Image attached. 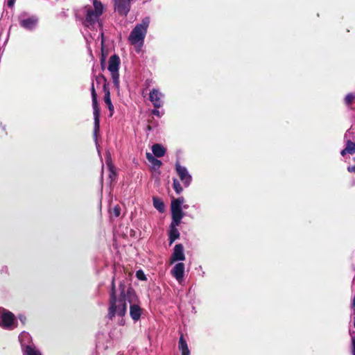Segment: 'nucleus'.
Here are the masks:
<instances>
[{"instance_id":"f257e3e1","label":"nucleus","mask_w":355,"mask_h":355,"mask_svg":"<svg viewBox=\"0 0 355 355\" xmlns=\"http://www.w3.org/2000/svg\"><path fill=\"white\" fill-rule=\"evenodd\" d=\"M184 202L183 198H179L171 202L172 223L170 226L169 239L170 244L173 243L180 236L177 227L180 224L184 216L182 210V205Z\"/></svg>"},{"instance_id":"f03ea898","label":"nucleus","mask_w":355,"mask_h":355,"mask_svg":"<svg viewBox=\"0 0 355 355\" xmlns=\"http://www.w3.org/2000/svg\"><path fill=\"white\" fill-rule=\"evenodd\" d=\"M149 23V18H144L141 24L135 27L128 37V40L132 45L138 46L137 51H139L140 48L143 46Z\"/></svg>"},{"instance_id":"7ed1b4c3","label":"nucleus","mask_w":355,"mask_h":355,"mask_svg":"<svg viewBox=\"0 0 355 355\" xmlns=\"http://www.w3.org/2000/svg\"><path fill=\"white\" fill-rule=\"evenodd\" d=\"M94 9L91 7L86 6L84 8L85 12V25L89 27L94 24L98 20V17L103 13V6L102 3L97 1L93 0Z\"/></svg>"},{"instance_id":"20e7f679","label":"nucleus","mask_w":355,"mask_h":355,"mask_svg":"<svg viewBox=\"0 0 355 355\" xmlns=\"http://www.w3.org/2000/svg\"><path fill=\"white\" fill-rule=\"evenodd\" d=\"M126 299L125 296H122L119 299H116L114 293L112 291L110 298V305L109 308L108 315L110 319L116 315L123 316L126 312Z\"/></svg>"},{"instance_id":"39448f33","label":"nucleus","mask_w":355,"mask_h":355,"mask_svg":"<svg viewBox=\"0 0 355 355\" xmlns=\"http://www.w3.org/2000/svg\"><path fill=\"white\" fill-rule=\"evenodd\" d=\"M120 64V59L116 55H112L108 61V70L111 73L113 84L119 92L120 85H119V68Z\"/></svg>"},{"instance_id":"423d86ee","label":"nucleus","mask_w":355,"mask_h":355,"mask_svg":"<svg viewBox=\"0 0 355 355\" xmlns=\"http://www.w3.org/2000/svg\"><path fill=\"white\" fill-rule=\"evenodd\" d=\"M0 326L7 329H13L17 326L15 315L3 308H0Z\"/></svg>"},{"instance_id":"0eeeda50","label":"nucleus","mask_w":355,"mask_h":355,"mask_svg":"<svg viewBox=\"0 0 355 355\" xmlns=\"http://www.w3.org/2000/svg\"><path fill=\"white\" fill-rule=\"evenodd\" d=\"M128 302L130 303V314L132 320L135 321L138 320L140 318L141 314V309L140 306L135 304L137 301L135 293L132 291H128Z\"/></svg>"},{"instance_id":"6e6552de","label":"nucleus","mask_w":355,"mask_h":355,"mask_svg":"<svg viewBox=\"0 0 355 355\" xmlns=\"http://www.w3.org/2000/svg\"><path fill=\"white\" fill-rule=\"evenodd\" d=\"M92 97V106L94 110V135L96 137L97 132L99 131L100 124V110L97 103V94L95 91L94 83L91 87Z\"/></svg>"},{"instance_id":"1a4fd4ad","label":"nucleus","mask_w":355,"mask_h":355,"mask_svg":"<svg viewBox=\"0 0 355 355\" xmlns=\"http://www.w3.org/2000/svg\"><path fill=\"white\" fill-rule=\"evenodd\" d=\"M131 0H114L115 10L121 15H126L130 8Z\"/></svg>"},{"instance_id":"9d476101","label":"nucleus","mask_w":355,"mask_h":355,"mask_svg":"<svg viewBox=\"0 0 355 355\" xmlns=\"http://www.w3.org/2000/svg\"><path fill=\"white\" fill-rule=\"evenodd\" d=\"M176 171L184 185L185 187H188L190 184L192 178L190 174L189 173L187 169L185 167L182 166L178 163H177Z\"/></svg>"},{"instance_id":"9b49d317","label":"nucleus","mask_w":355,"mask_h":355,"mask_svg":"<svg viewBox=\"0 0 355 355\" xmlns=\"http://www.w3.org/2000/svg\"><path fill=\"white\" fill-rule=\"evenodd\" d=\"M164 94L157 89H153L149 94L150 101L153 103L156 108L162 106L164 101L162 100Z\"/></svg>"},{"instance_id":"f8f14e48","label":"nucleus","mask_w":355,"mask_h":355,"mask_svg":"<svg viewBox=\"0 0 355 355\" xmlns=\"http://www.w3.org/2000/svg\"><path fill=\"white\" fill-rule=\"evenodd\" d=\"M185 256L184 254L183 246L182 244H177L174 248V252L171 257V262L177 261H184Z\"/></svg>"},{"instance_id":"ddd939ff","label":"nucleus","mask_w":355,"mask_h":355,"mask_svg":"<svg viewBox=\"0 0 355 355\" xmlns=\"http://www.w3.org/2000/svg\"><path fill=\"white\" fill-rule=\"evenodd\" d=\"M37 22V19L35 17H28L27 18L21 17L19 20L20 25L28 30L33 28L36 26Z\"/></svg>"},{"instance_id":"4468645a","label":"nucleus","mask_w":355,"mask_h":355,"mask_svg":"<svg viewBox=\"0 0 355 355\" xmlns=\"http://www.w3.org/2000/svg\"><path fill=\"white\" fill-rule=\"evenodd\" d=\"M172 275L181 283L184 273V265L183 263H177L171 271Z\"/></svg>"},{"instance_id":"2eb2a0df","label":"nucleus","mask_w":355,"mask_h":355,"mask_svg":"<svg viewBox=\"0 0 355 355\" xmlns=\"http://www.w3.org/2000/svg\"><path fill=\"white\" fill-rule=\"evenodd\" d=\"M19 340L21 343L22 349H24L27 345H33L31 341V337L27 332H22L19 336Z\"/></svg>"},{"instance_id":"dca6fc26","label":"nucleus","mask_w":355,"mask_h":355,"mask_svg":"<svg viewBox=\"0 0 355 355\" xmlns=\"http://www.w3.org/2000/svg\"><path fill=\"white\" fill-rule=\"evenodd\" d=\"M152 151L155 157H161L165 155L166 149L161 144H156L152 146Z\"/></svg>"},{"instance_id":"f3484780","label":"nucleus","mask_w":355,"mask_h":355,"mask_svg":"<svg viewBox=\"0 0 355 355\" xmlns=\"http://www.w3.org/2000/svg\"><path fill=\"white\" fill-rule=\"evenodd\" d=\"M343 156L346 154H354L355 153V143L351 141L349 139L347 140L346 147L341 151Z\"/></svg>"},{"instance_id":"a211bd4d","label":"nucleus","mask_w":355,"mask_h":355,"mask_svg":"<svg viewBox=\"0 0 355 355\" xmlns=\"http://www.w3.org/2000/svg\"><path fill=\"white\" fill-rule=\"evenodd\" d=\"M146 159L152 164L154 169L159 168L162 166V162L159 161V159H156L150 153H146Z\"/></svg>"},{"instance_id":"6ab92c4d","label":"nucleus","mask_w":355,"mask_h":355,"mask_svg":"<svg viewBox=\"0 0 355 355\" xmlns=\"http://www.w3.org/2000/svg\"><path fill=\"white\" fill-rule=\"evenodd\" d=\"M23 352L24 355H41L34 345H27Z\"/></svg>"},{"instance_id":"aec40b11","label":"nucleus","mask_w":355,"mask_h":355,"mask_svg":"<svg viewBox=\"0 0 355 355\" xmlns=\"http://www.w3.org/2000/svg\"><path fill=\"white\" fill-rule=\"evenodd\" d=\"M105 103L107 105V107L110 110V116H112L114 113V105H112L110 99V91H106L105 92Z\"/></svg>"},{"instance_id":"412c9836","label":"nucleus","mask_w":355,"mask_h":355,"mask_svg":"<svg viewBox=\"0 0 355 355\" xmlns=\"http://www.w3.org/2000/svg\"><path fill=\"white\" fill-rule=\"evenodd\" d=\"M153 206L159 211L164 212V202L159 198L154 197L153 199Z\"/></svg>"},{"instance_id":"4be33fe9","label":"nucleus","mask_w":355,"mask_h":355,"mask_svg":"<svg viewBox=\"0 0 355 355\" xmlns=\"http://www.w3.org/2000/svg\"><path fill=\"white\" fill-rule=\"evenodd\" d=\"M96 81L97 84H103V90H104L105 92L106 91L109 90V89H107V87H106V79H105V78L103 76L100 75V76H96Z\"/></svg>"},{"instance_id":"5701e85b","label":"nucleus","mask_w":355,"mask_h":355,"mask_svg":"<svg viewBox=\"0 0 355 355\" xmlns=\"http://www.w3.org/2000/svg\"><path fill=\"white\" fill-rule=\"evenodd\" d=\"M173 189L177 193H180L182 191V188L179 181L176 179L173 180Z\"/></svg>"},{"instance_id":"b1692460","label":"nucleus","mask_w":355,"mask_h":355,"mask_svg":"<svg viewBox=\"0 0 355 355\" xmlns=\"http://www.w3.org/2000/svg\"><path fill=\"white\" fill-rule=\"evenodd\" d=\"M109 167V178L110 179V182L114 181L116 178V173L114 171L113 167L111 166V164H108Z\"/></svg>"},{"instance_id":"393cba45","label":"nucleus","mask_w":355,"mask_h":355,"mask_svg":"<svg viewBox=\"0 0 355 355\" xmlns=\"http://www.w3.org/2000/svg\"><path fill=\"white\" fill-rule=\"evenodd\" d=\"M187 348H189L188 345H187L185 340L184 339L183 336H181L180 338V340H179V349L180 350H182V349H185Z\"/></svg>"},{"instance_id":"a878e982","label":"nucleus","mask_w":355,"mask_h":355,"mask_svg":"<svg viewBox=\"0 0 355 355\" xmlns=\"http://www.w3.org/2000/svg\"><path fill=\"white\" fill-rule=\"evenodd\" d=\"M111 216L118 217L121 214V209L119 206H115L110 211Z\"/></svg>"},{"instance_id":"bb28decb","label":"nucleus","mask_w":355,"mask_h":355,"mask_svg":"<svg viewBox=\"0 0 355 355\" xmlns=\"http://www.w3.org/2000/svg\"><path fill=\"white\" fill-rule=\"evenodd\" d=\"M354 98H355V94H352V93L348 94L345 96V103L347 105H350L352 103V101H354Z\"/></svg>"},{"instance_id":"cd10ccee","label":"nucleus","mask_w":355,"mask_h":355,"mask_svg":"<svg viewBox=\"0 0 355 355\" xmlns=\"http://www.w3.org/2000/svg\"><path fill=\"white\" fill-rule=\"evenodd\" d=\"M136 276L140 280L146 279V275L142 270H138L136 273Z\"/></svg>"},{"instance_id":"c85d7f7f","label":"nucleus","mask_w":355,"mask_h":355,"mask_svg":"<svg viewBox=\"0 0 355 355\" xmlns=\"http://www.w3.org/2000/svg\"><path fill=\"white\" fill-rule=\"evenodd\" d=\"M152 113L155 115V116H157L159 117H160L162 116V114L161 112L157 110V109H155L152 111Z\"/></svg>"},{"instance_id":"c756f323","label":"nucleus","mask_w":355,"mask_h":355,"mask_svg":"<svg viewBox=\"0 0 355 355\" xmlns=\"http://www.w3.org/2000/svg\"><path fill=\"white\" fill-rule=\"evenodd\" d=\"M182 355H190V351L189 348L181 350Z\"/></svg>"},{"instance_id":"7c9ffc66","label":"nucleus","mask_w":355,"mask_h":355,"mask_svg":"<svg viewBox=\"0 0 355 355\" xmlns=\"http://www.w3.org/2000/svg\"><path fill=\"white\" fill-rule=\"evenodd\" d=\"M353 354L355 355V337L352 338Z\"/></svg>"},{"instance_id":"2f4dec72","label":"nucleus","mask_w":355,"mask_h":355,"mask_svg":"<svg viewBox=\"0 0 355 355\" xmlns=\"http://www.w3.org/2000/svg\"><path fill=\"white\" fill-rule=\"evenodd\" d=\"M349 172L355 173V165L347 168Z\"/></svg>"},{"instance_id":"473e14b6","label":"nucleus","mask_w":355,"mask_h":355,"mask_svg":"<svg viewBox=\"0 0 355 355\" xmlns=\"http://www.w3.org/2000/svg\"><path fill=\"white\" fill-rule=\"evenodd\" d=\"M19 320L23 322L24 323L25 321H26V317L24 315H19Z\"/></svg>"},{"instance_id":"72a5a7b5","label":"nucleus","mask_w":355,"mask_h":355,"mask_svg":"<svg viewBox=\"0 0 355 355\" xmlns=\"http://www.w3.org/2000/svg\"><path fill=\"white\" fill-rule=\"evenodd\" d=\"M15 1V0H8V6L12 7L14 5Z\"/></svg>"},{"instance_id":"f704fd0d","label":"nucleus","mask_w":355,"mask_h":355,"mask_svg":"<svg viewBox=\"0 0 355 355\" xmlns=\"http://www.w3.org/2000/svg\"><path fill=\"white\" fill-rule=\"evenodd\" d=\"M104 62H105V58H103L101 59V65H102V68L103 69L104 68Z\"/></svg>"},{"instance_id":"c9c22d12","label":"nucleus","mask_w":355,"mask_h":355,"mask_svg":"<svg viewBox=\"0 0 355 355\" xmlns=\"http://www.w3.org/2000/svg\"><path fill=\"white\" fill-rule=\"evenodd\" d=\"M352 306H353V308L355 309V295H354V297L353 299Z\"/></svg>"},{"instance_id":"e433bc0d","label":"nucleus","mask_w":355,"mask_h":355,"mask_svg":"<svg viewBox=\"0 0 355 355\" xmlns=\"http://www.w3.org/2000/svg\"><path fill=\"white\" fill-rule=\"evenodd\" d=\"M100 35L102 38V40H101V43L103 44V33L102 32L100 33Z\"/></svg>"},{"instance_id":"4c0bfd02","label":"nucleus","mask_w":355,"mask_h":355,"mask_svg":"<svg viewBox=\"0 0 355 355\" xmlns=\"http://www.w3.org/2000/svg\"><path fill=\"white\" fill-rule=\"evenodd\" d=\"M347 134L348 133H346L345 135V137L346 138L347 137Z\"/></svg>"}]
</instances>
